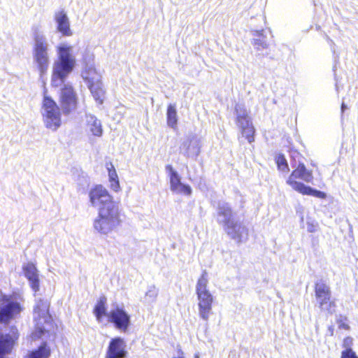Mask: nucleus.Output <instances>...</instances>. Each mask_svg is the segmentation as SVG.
<instances>
[{"instance_id": "f257e3e1", "label": "nucleus", "mask_w": 358, "mask_h": 358, "mask_svg": "<svg viewBox=\"0 0 358 358\" xmlns=\"http://www.w3.org/2000/svg\"><path fill=\"white\" fill-rule=\"evenodd\" d=\"M89 198L93 206H99L98 216L93 223L94 229L102 234L117 230L122 222L121 213L107 189L96 185L90 189Z\"/></svg>"}, {"instance_id": "f03ea898", "label": "nucleus", "mask_w": 358, "mask_h": 358, "mask_svg": "<svg viewBox=\"0 0 358 358\" xmlns=\"http://www.w3.org/2000/svg\"><path fill=\"white\" fill-rule=\"evenodd\" d=\"M93 314L99 323L106 321L111 324L114 327L122 332H126L130 325V316L125 310L120 307H116L108 312L107 298L101 296L96 301L94 308Z\"/></svg>"}, {"instance_id": "7ed1b4c3", "label": "nucleus", "mask_w": 358, "mask_h": 358, "mask_svg": "<svg viewBox=\"0 0 358 358\" xmlns=\"http://www.w3.org/2000/svg\"><path fill=\"white\" fill-rule=\"evenodd\" d=\"M208 275L204 270L197 280L196 285V294L198 299V308L200 317L207 321L211 313L213 296L208 289Z\"/></svg>"}, {"instance_id": "20e7f679", "label": "nucleus", "mask_w": 358, "mask_h": 358, "mask_svg": "<svg viewBox=\"0 0 358 358\" xmlns=\"http://www.w3.org/2000/svg\"><path fill=\"white\" fill-rule=\"evenodd\" d=\"M57 49L58 61L55 64L52 76V85L55 87L58 86L57 80L61 83L64 82L75 65V60L71 54V47L61 45Z\"/></svg>"}, {"instance_id": "39448f33", "label": "nucleus", "mask_w": 358, "mask_h": 358, "mask_svg": "<svg viewBox=\"0 0 358 358\" xmlns=\"http://www.w3.org/2000/svg\"><path fill=\"white\" fill-rule=\"evenodd\" d=\"M59 102L64 115H69L77 110L79 99L78 94L72 85L65 83L60 87Z\"/></svg>"}, {"instance_id": "423d86ee", "label": "nucleus", "mask_w": 358, "mask_h": 358, "mask_svg": "<svg viewBox=\"0 0 358 358\" xmlns=\"http://www.w3.org/2000/svg\"><path fill=\"white\" fill-rule=\"evenodd\" d=\"M44 110L43 117L47 128L52 130L57 129L62 123L59 108L56 102L50 96H44L42 102Z\"/></svg>"}, {"instance_id": "0eeeda50", "label": "nucleus", "mask_w": 358, "mask_h": 358, "mask_svg": "<svg viewBox=\"0 0 358 358\" xmlns=\"http://www.w3.org/2000/svg\"><path fill=\"white\" fill-rule=\"evenodd\" d=\"M0 301V324H8L22 312V307L6 295L2 296Z\"/></svg>"}, {"instance_id": "6e6552de", "label": "nucleus", "mask_w": 358, "mask_h": 358, "mask_svg": "<svg viewBox=\"0 0 358 358\" xmlns=\"http://www.w3.org/2000/svg\"><path fill=\"white\" fill-rule=\"evenodd\" d=\"M34 40L36 44L34 48V57L37 64L38 69L43 74L47 71L49 66L48 47L42 36L35 35Z\"/></svg>"}, {"instance_id": "1a4fd4ad", "label": "nucleus", "mask_w": 358, "mask_h": 358, "mask_svg": "<svg viewBox=\"0 0 358 358\" xmlns=\"http://www.w3.org/2000/svg\"><path fill=\"white\" fill-rule=\"evenodd\" d=\"M315 292L317 303L321 310L329 311L332 304L329 286L322 280H317L315 284Z\"/></svg>"}, {"instance_id": "9d476101", "label": "nucleus", "mask_w": 358, "mask_h": 358, "mask_svg": "<svg viewBox=\"0 0 358 358\" xmlns=\"http://www.w3.org/2000/svg\"><path fill=\"white\" fill-rule=\"evenodd\" d=\"M127 355L124 339L115 337L110 341L105 358H127Z\"/></svg>"}, {"instance_id": "9b49d317", "label": "nucleus", "mask_w": 358, "mask_h": 358, "mask_svg": "<svg viewBox=\"0 0 358 358\" xmlns=\"http://www.w3.org/2000/svg\"><path fill=\"white\" fill-rule=\"evenodd\" d=\"M166 170L169 173L170 188L171 191L178 194L190 195L192 189L188 185L182 184L178 173L171 164L166 166Z\"/></svg>"}, {"instance_id": "f8f14e48", "label": "nucleus", "mask_w": 358, "mask_h": 358, "mask_svg": "<svg viewBox=\"0 0 358 358\" xmlns=\"http://www.w3.org/2000/svg\"><path fill=\"white\" fill-rule=\"evenodd\" d=\"M242 110V113L238 114L236 116V122L241 125L242 135L251 143L255 141V129L249 120L246 110L243 108Z\"/></svg>"}, {"instance_id": "ddd939ff", "label": "nucleus", "mask_w": 358, "mask_h": 358, "mask_svg": "<svg viewBox=\"0 0 358 358\" xmlns=\"http://www.w3.org/2000/svg\"><path fill=\"white\" fill-rule=\"evenodd\" d=\"M225 229L228 235L231 238L236 240L238 243L243 241V234L245 235V238L246 239L248 235V229L234 222L230 219H226L224 220Z\"/></svg>"}, {"instance_id": "4468645a", "label": "nucleus", "mask_w": 358, "mask_h": 358, "mask_svg": "<svg viewBox=\"0 0 358 358\" xmlns=\"http://www.w3.org/2000/svg\"><path fill=\"white\" fill-rule=\"evenodd\" d=\"M25 277L29 280L30 287L34 292L39 290V278L37 268L33 263H27L22 267Z\"/></svg>"}, {"instance_id": "2eb2a0df", "label": "nucleus", "mask_w": 358, "mask_h": 358, "mask_svg": "<svg viewBox=\"0 0 358 358\" xmlns=\"http://www.w3.org/2000/svg\"><path fill=\"white\" fill-rule=\"evenodd\" d=\"M55 20L57 22V29L64 36H70L73 32L70 27L69 20L64 10L55 13Z\"/></svg>"}, {"instance_id": "dca6fc26", "label": "nucleus", "mask_w": 358, "mask_h": 358, "mask_svg": "<svg viewBox=\"0 0 358 358\" xmlns=\"http://www.w3.org/2000/svg\"><path fill=\"white\" fill-rule=\"evenodd\" d=\"M292 189L303 195L313 196L320 199H325L327 197V194L325 192L312 188L311 187L299 182L292 181Z\"/></svg>"}, {"instance_id": "f3484780", "label": "nucleus", "mask_w": 358, "mask_h": 358, "mask_svg": "<svg viewBox=\"0 0 358 358\" xmlns=\"http://www.w3.org/2000/svg\"><path fill=\"white\" fill-rule=\"evenodd\" d=\"M52 350L46 341L42 342L37 348L29 350L25 358H50Z\"/></svg>"}, {"instance_id": "a211bd4d", "label": "nucleus", "mask_w": 358, "mask_h": 358, "mask_svg": "<svg viewBox=\"0 0 358 358\" xmlns=\"http://www.w3.org/2000/svg\"><path fill=\"white\" fill-rule=\"evenodd\" d=\"M49 308V302L39 299L34 308V313L36 315L35 320L37 321H40L41 319H44L45 321L50 320Z\"/></svg>"}, {"instance_id": "6ab92c4d", "label": "nucleus", "mask_w": 358, "mask_h": 358, "mask_svg": "<svg viewBox=\"0 0 358 358\" xmlns=\"http://www.w3.org/2000/svg\"><path fill=\"white\" fill-rule=\"evenodd\" d=\"M86 126L92 135L99 137L102 135L103 129L101 123L94 115H86Z\"/></svg>"}, {"instance_id": "aec40b11", "label": "nucleus", "mask_w": 358, "mask_h": 358, "mask_svg": "<svg viewBox=\"0 0 358 358\" xmlns=\"http://www.w3.org/2000/svg\"><path fill=\"white\" fill-rule=\"evenodd\" d=\"M106 168L108 170L110 187L115 192L120 191L121 187L115 168L111 162L106 163Z\"/></svg>"}, {"instance_id": "412c9836", "label": "nucleus", "mask_w": 358, "mask_h": 358, "mask_svg": "<svg viewBox=\"0 0 358 358\" xmlns=\"http://www.w3.org/2000/svg\"><path fill=\"white\" fill-rule=\"evenodd\" d=\"M88 87L95 101L99 104H102L105 98V91L103 89L102 83L101 81H96L90 83L88 85Z\"/></svg>"}, {"instance_id": "4be33fe9", "label": "nucleus", "mask_w": 358, "mask_h": 358, "mask_svg": "<svg viewBox=\"0 0 358 358\" xmlns=\"http://www.w3.org/2000/svg\"><path fill=\"white\" fill-rule=\"evenodd\" d=\"M292 177L301 179L306 182H311L313 179L312 171L308 170L302 163H299L297 168L292 171Z\"/></svg>"}, {"instance_id": "5701e85b", "label": "nucleus", "mask_w": 358, "mask_h": 358, "mask_svg": "<svg viewBox=\"0 0 358 358\" xmlns=\"http://www.w3.org/2000/svg\"><path fill=\"white\" fill-rule=\"evenodd\" d=\"M82 77L88 83V85L96 81H101L100 73L96 71L94 66H87L82 71Z\"/></svg>"}, {"instance_id": "b1692460", "label": "nucleus", "mask_w": 358, "mask_h": 358, "mask_svg": "<svg viewBox=\"0 0 358 358\" xmlns=\"http://www.w3.org/2000/svg\"><path fill=\"white\" fill-rule=\"evenodd\" d=\"M178 115L176 106L173 104H169L166 111V122L167 125L173 129H177L178 125Z\"/></svg>"}, {"instance_id": "393cba45", "label": "nucleus", "mask_w": 358, "mask_h": 358, "mask_svg": "<svg viewBox=\"0 0 358 358\" xmlns=\"http://www.w3.org/2000/svg\"><path fill=\"white\" fill-rule=\"evenodd\" d=\"M182 149L183 150V154L187 157L191 156L197 157L200 152V146L198 143L192 145V140L184 142L182 145Z\"/></svg>"}, {"instance_id": "a878e982", "label": "nucleus", "mask_w": 358, "mask_h": 358, "mask_svg": "<svg viewBox=\"0 0 358 358\" xmlns=\"http://www.w3.org/2000/svg\"><path fill=\"white\" fill-rule=\"evenodd\" d=\"M275 163L279 170L287 171L289 170L288 164L283 155H278L275 158Z\"/></svg>"}, {"instance_id": "bb28decb", "label": "nucleus", "mask_w": 358, "mask_h": 358, "mask_svg": "<svg viewBox=\"0 0 358 358\" xmlns=\"http://www.w3.org/2000/svg\"><path fill=\"white\" fill-rule=\"evenodd\" d=\"M218 215L222 217H228L227 219H229L232 215V210L230 207L222 206L219 208Z\"/></svg>"}, {"instance_id": "cd10ccee", "label": "nucleus", "mask_w": 358, "mask_h": 358, "mask_svg": "<svg viewBox=\"0 0 358 358\" xmlns=\"http://www.w3.org/2000/svg\"><path fill=\"white\" fill-rule=\"evenodd\" d=\"M253 45L257 50H262L268 48V43L263 38L255 39L253 41Z\"/></svg>"}, {"instance_id": "c85d7f7f", "label": "nucleus", "mask_w": 358, "mask_h": 358, "mask_svg": "<svg viewBox=\"0 0 358 358\" xmlns=\"http://www.w3.org/2000/svg\"><path fill=\"white\" fill-rule=\"evenodd\" d=\"M341 358H358V356L351 348H348L342 352Z\"/></svg>"}, {"instance_id": "c756f323", "label": "nucleus", "mask_w": 358, "mask_h": 358, "mask_svg": "<svg viewBox=\"0 0 358 358\" xmlns=\"http://www.w3.org/2000/svg\"><path fill=\"white\" fill-rule=\"evenodd\" d=\"M45 333V330L41 327L37 328L35 331V334L38 338L41 337L42 335H43Z\"/></svg>"}, {"instance_id": "7c9ffc66", "label": "nucleus", "mask_w": 358, "mask_h": 358, "mask_svg": "<svg viewBox=\"0 0 358 358\" xmlns=\"http://www.w3.org/2000/svg\"><path fill=\"white\" fill-rule=\"evenodd\" d=\"M317 230V226L314 225L313 224H308V231L309 232H314Z\"/></svg>"}, {"instance_id": "2f4dec72", "label": "nucleus", "mask_w": 358, "mask_h": 358, "mask_svg": "<svg viewBox=\"0 0 358 358\" xmlns=\"http://www.w3.org/2000/svg\"><path fill=\"white\" fill-rule=\"evenodd\" d=\"M347 108V106L345 105V103L344 102L342 103L341 104V114L343 115V113H344L345 110Z\"/></svg>"}, {"instance_id": "473e14b6", "label": "nucleus", "mask_w": 358, "mask_h": 358, "mask_svg": "<svg viewBox=\"0 0 358 358\" xmlns=\"http://www.w3.org/2000/svg\"><path fill=\"white\" fill-rule=\"evenodd\" d=\"M348 340H349V338H347L345 340V341H344L345 346H347L349 344Z\"/></svg>"}, {"instance_id": "72a5a7b5", "label": "nucleus", "mask_w": 358, "mask_h": 358, "mask_svg": "<svg viewBox=\"0 0 358 358\" xmlns=\"http://www.w3.org/2000/svg\"><path fill=\"white\" fill-rule=\"evenodd\" d=\"M173 358H183L182 357H173Z\"/></svg>"}, {"instance_id": "f704fd0d", "label": "nucleus", "mask_w": 358, "mask_h": 358, "mask_svg": "<svg viewBox=\"0 0 358 358\" xmlns=\"http://www.w3.org/2000/svg\"><path fill=\"white\" fill-rule=\"evenodd\" d=\"M292 158L294 157V152H292Z\"/></svg>"}]
</instances>
